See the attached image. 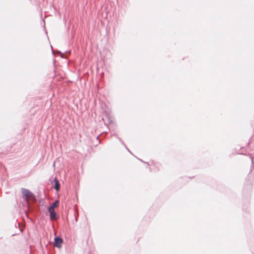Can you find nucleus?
Instances as JSON below:
<instances>
[{
    "instance_id": "nucleus-9",
    "label": "nucleus",
    "mask_w": 254,
    "mask_h": 254,
    "mask_svg": "<svg viewBox=\"0 0 254 254\" xmlns=\"http://www.w3.org/2000/svg\"><path fill=\"white\" fill-rule=\"evenodd\" d=\"M51 48H52V53H53V54H54V50H53V48H52V46H51Z\"/></svg>"
},
{
    "instance_id": "nucleus-5",
    "label": "nucleus",
    "mask_w": 254,
    "mask_h": 254,
    "mask_svg": "<svg viewBox=\"0 0 254 254\" xmlns=\"http://www.w3.org/2000/svg\"><path fill=\"white\" fill-rule=\"evenodd\" d=\"M59 204V200H56V201H55L52 204H51L50 205L51 206H52L53 208H55V207H57L58 206V205Z\"/></svg>"
},
{
    "instance_id": "nucleus-2",
    "label": "nucleus",
    "mask_w": 254,
    "mask_h": 254,
    "mask_svg": "<svg viewBox=\"0 0 254 254\" xmlns=\"http://www.w3.org/2000/svg\"><path fill=\"white\" fill-rule=\"evenodd\" d=\"M63 243V239L60 236L56 237L54 238V245L55 247L60 248L62 247V244Z\"/></svg>"
},
{
    "instance_id": "nucleus-3",
    "label": "nucleus",
    "mask_w": 254,
    "mask_h": 254,
    "mask_svg": "<svg viewBox=\"0 0 254 254\" xmlns=\"http://www.w3.org/2000/svg\"><path fill=\"white\" fill-rule=\"evenodd\" d=\"M54 182H55V186H54V188L57 191H59L60 189V184L59 182V181L58 180V179L55 178L54 179Z\"/></svg>"
},
{
    "instance_id": "nucleus-11",
    "label": "nucleus",
    "mask_w": 254,
    "mask_h": 254,
    "mask_svg": "<svg viewBox=\"0 0 254 254\" xmlns=\"http://www.w3.org/2000/svg\"><path fill=\"white\" fill-rule=\"evenodd\" d=\"M252 162L253 163V158L252 159Z\"/></svg>"
},
{
    "instance_id": "nucleus-10",
    "label": "nucleus",
    "mask_w": 254,
    "mask_h": 254,
    "mask_svg": "<svg viewBox=\"0 0 254 254\" xmlns=\"http://www.w3.org/2000/svg\"><path fill=\"white\" fill-rule=\"evenodd\" d=\"M99 136H100V135H98V136H97V137H96L97 139H99Z\"/></svg>"
},
{
    "instance_id": "nucleus-1",
    "label": "nucleus",
    "mask_w": 254,
    "mask_h": 254,
    "mask_svg": "<svg viewBox=\"0 0 254 254\" xmlns=\"http://www.w3.org/2000/svg\"><path fill=\"white\" fill-rule=\"evenodd\" d=\"M21 190L22 197L27 203H29V198L35 197L34 194L28 190L24 188H21Z\"/></svg>"
},
{
    "instance_id": "nucleus-4",
    "label": "nucleus",
    "mask_w": 254,
    "mask_h": 254,
    "mask_svg": "<svg viewBox=\"0 0 254 254\" xmlns=\"http://www.w3.org/2000/svg\"><path fill=\"white\" fill-rule=\"evenodd\" d=\"M50 218L52 220H57L58 219V216H57V213L55 211L50 213Z\"/></svg>"
},
{
    "instance_id": "nucleus-7",
    "label": "nucleus",
    "mask_w": 254,
    "mask_h": 254,
    "mask_svg": "<svg viewBox=\"0 0 254 254\" xmlns=\"http://www.w3.org/2000/svg\"><path fill=\"white\" fill-rule=\"evenodd\" d=\"M48 211L50 213L53 212H55L54 208H53L52 206L50 205L48 207Z\"/></svg>"
},
{
    "instance_id": "nucleus-6",
    "label": "nucleus",
    "mask_w": 254,
    "mask_h": 254,
    "mask_svg": "<svg viewBox=\"0 0 254 254\" xmlns=\"http://www.w3.org/2000/svg\"><path fill=\"white\" fill-rule=\"evenodd\" d=\"M115 136H116L119 139V140L121 141V142L125 146L126 148L128 150V151H129L130 153H131L130 151H129V150L126 147V145L125 144L124 142L122 141V140L121 138H119L117 134H115Z\"/></svg>"
},
{
    "instance_id": "nucleus-8",
    "label": "nucleus",
    "mask_w": 254,
    "mask_h": 254,
    "mask_svg": "<svg viewBox=\"0 0 254 254\" xmlns=\"http://www.w3.org/2000/svg\"><path fill=\"white\" fill-rule=\"evenodd\" d=\"M58 52L60 54V56L61 58H64V54L62 53L60 51H58Z\"/></svg>"
}]
</instances>
